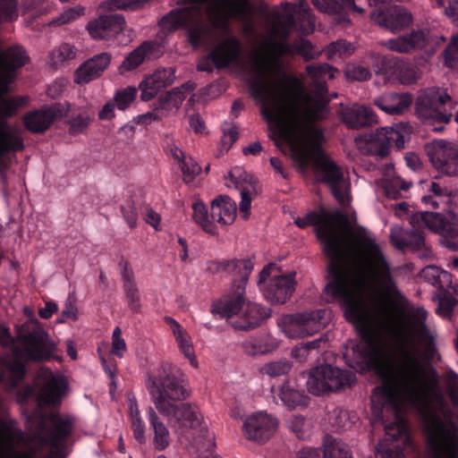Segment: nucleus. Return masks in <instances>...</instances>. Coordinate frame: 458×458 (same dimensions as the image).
Listing matches in <instances>:
<instances>
[{
	"label": "nucleus",
	"mask_w": 458,
	"mask_h": 458,
	"mask_svg": "<svg viewBox=\"0 0 458 458\" xmlns=\"http://www.w3.org/2000/svg\"><path fill=\"white\" fill-rule=\"evenodd\" d=\"M300 228L319 225L317 235L329 257L330 282L323 296L338 301L360 335L395 321L390 301L399 297L389 262L373 233L340 211L311 212L295 219Z\"/></svg>",
	"instance_id": "obj_1"
},
{
	"label": "nucleus",
	"mask_w": 458,
	"mask_h": 458,
	"mask_svg": "<svg viewBox=\"0 0 458 458\" xmlns=\"http://www.w3.org/2000/svg\"><path fill=\"white\" fill-rule=\"evenodd\" d=\"M308 76L316 87L310 93L296 77L283 74L279 80L251 82V95L260 104L270 138L284 151L287 148L295 165L302 171L311 164L317 176L330 188L343 206L350 202V182L344 172L321 148L323 134L314 124L327 115L324 94L327 79L336 70L327 64H310Z\"/></svg>",
	"instance_id": "obj_2"
},
{
	"label": "nucleus",
	"mask_w": 458,
	"mask_h": 458,
	"mask_svg": "<svg viewBox=\"0 0 458 458\" xmlns=\"http://www.w3.org/2000/svg\"><path fill=\"white\" fill-rule=\"evenodd\" d=\"M184 6L171 11L160 21L166 30L179 29L187 31L190 43L201 46L212 37V32L204 23L207 14L213 29L226 34L213 51L201 59L198 69L211 72L214 67L223 68L236 64L241 54V44L237 38L228 34L227 22L230 18H245L250 9L248 0H183Z\"/></svg>",
	"instance_id": "obj_3"
},
{
	"label": "nucleus",
	"mask_w": 458,
	"mask_h": 458,
	"mask_svg": "<svg viewBox=\"0 0 458 458\" xmlns=\"http://www.w3.org/2000/svg\"><path fill=\"white\" fill-rule=\"evenodd\" d=\"M74 427L72 416H35L24 437L14 420L0 417V458H64Z\"/></svg>",
	"instance_id": "obj_4"
},
{
	"label": "nucleus",
	"mask_w": 458,
	"mask_h": 458,
	"mask_svg": "<svg viewBox=\"0 0 458 458\" xmlns=\"http://www.w3.org/2000/svg\"><path fill=\"white\" fill-rule=\"evenodd\" d=\"M297 17L300 29L304 33H310L315 29V20L309 6L300 3L298 5L286 4L282 9L276 12V21L273 25L270 38L254 52L250 58V80L251 82L259 81L279 80L284 73L282 69L284 63L282 55H293L298 53L305 60L315 57L316 52L309 40L301 39L296 46H290L285 43L284 38L290 32L294 23V17Z\"/></svg>",
	"instance_id": "obj_5"
},
{
	"label": "nucleus",
	"mask_w": 458,
	"mask_h": 458,
	"mask_svg": "<svg viewBox=\"0 0 458 458\" xmlns=\"http://www.w3.org/2000/svg\"><path fill=\"white\" fill-rule=\"evenodd\" d=\"M18 15L16 0H0V23L13 21ZM28 60L26 51L18 46L10 47L4 53L0 51V181L4 184L12 174L10 165L16 161L15 153L24 148L20 128L7 123L4 118L13 115L27 101L23 97L6 98L4 94L10 89L15 70L23 66Z\"/></svg>",
	"instance_id": "obj_6"
},
{
	"label": "nucleus",
	"mask_w": 458,
	"mask_h": 458,
	"mask_svg": "<svg viewBox=\"0 0 458 458\" xmlns=\"http://www.w3.org/2000/svg\"><path fill=\"white\" fill-rule=\"evenodd\" d=\"M428 191L431 195L422 197L425 204L438 208L441 204L447 206L445 215L439 212H417L411 216L413 230L408 239V247L419 249L424 245V235L420 231L428 228L440 236V243L453 250H458V194L431 182Z\"/></svg>",
	"instance_id": "obj_7"
},
{
	"label": "nucleus",
	"mask_w": 458,
	"mask_h": 458,
	"mask_svg": "<svg viewBox=\"0 0 458 458\" xmlns=\"http://www.w3.org/2000/svg\"><path fill=\"white\" fill-rule=\"evenodd\" d=\"M223 270L234 276L228 293L212 306V312L225 318L236 329H251L267 317V311L258 304L247 302L245 286L253 269L250 260H231L221 264Z\"/></svg>",
	"instance_id": "obj_8"
},
{
	"label": "nucleus",
	"mask_w": 458,
	"mask_h": 458,
	"mask_svg": "<svg viewBox=\"0 0 458 458\" xmlns=\"http://www.w3.org/2000/svg\"><path fill=\"white\" fill-rule=\"evenodd\" d=\"M67 380L59 372H52L49 369H41L33 386H27L17 394L20 403L29 398H35L39 404L56 405L65 394Z\"/></svg>",
	"instance_id": "obj_9"
},
{
	"label": "nucleus",
	"mask_w": 458,
	"mask_h": 458,
	"mask_svg": "<svg viewBox=\"0 0 458 458\" xmlns=\"http://www.w3.org/2000/svg\"><path fill=\"white\" fill-rule=\"evenodd\" d=\"M294 273L284 274L275 264L266 266L259 274L258 285L271 303H284L295 289Z\"/></svg>",
	"instance_id": "obj_10"
},
{
	"label": "nucleus",
	"mask_w": 458,
	"mask_h": 458,
	"mask_svg": "<svg viewBox=\"0 0 458 458\" xmlns=\"http://www.w3.org/2000/svg\"><path fill=\"white\" fill-rule=\"evenodd\" d=\"M448 102H451V98L445 90L428 89L417 99L416 113L424 123L432 126L433 131H441L444 126L437 123L446 124L451 120V114L442 110Z\"/></svg>",
	"instance_id": "obj_11"
},
{
	"label": "nucleus",
	"mask_w": 458,
	"mask_h": 458,
	"mask_svg": "<svg viewBox=\"0 0 458 458\" xmlns=\"http://www.w3.org/2000/svg\"><path fill=\"white\" fill-rule=\"evenodd\" d=\"M353 380L354 376L349 371L331 365H321L310 371L307 388L314 395H323L351 386Z\"/></svg>",
	"instance_id": "obj_12"
},
{
	"label": "nucleus",
	"mask_w": 458,
	"mask_h": 458,
	"mask_svg": "<svg viewBox=\"0 0 458 458\" xmlns=\"http://www.w3.org/2000/svg\"><path fill=\"white\" fill-rule=\"evenodd\" d=\"M326 310H317L283 317L278 325L288 338H303L320 331L326 325Z\"/></svg>",
	"instance_id": "obj_13"
},
{
	"label": "nucleus",
	"mask_w": 458,
	"mask_h": 458,
	"mask_svg": "<svg viewBox=\"0 0 458 458\" xmlns=\"http://www.w3.org/2000/svg\"><path fill=\"white\" fill-rule=\"evenodd\" d=\"M411 132L410 126L404 123H397L391 127H382L376 131L363 136L369 147V151H375L380 156H385L392 143L397 148H403Z\"/></svg>",
	"instance_id": "obj_14"
},
{
	"label": "nucleus",
	"mask_w": 458,
	"mask_h": 458,
	"mask_svg": "<svg viewBox=\"0 0 458 458\" xmlns=\"http://www.w3.org/2000/svg\"><path fill=\"white\" fill-rule=\"evenodd\" d=\"M278 424V420L273 415L257 411L244 419L242 432L247 439L262 444L276 433Z\"/></svg>",
	"instance_id": "obj_15"
},
{
	"label": "nucleus",
	"mask_w": 458,
	"mask_h": 458,
	"mask_svg": "<svg viewBox=\"0 0 458 458\" xmlns=\"http://www.w3.org/2000/svg\"><path fill=\"white\" fill-rule=\"evenodd\" d=\"M225 184L240 191V214L244 219L249 218L252 197L258 194L255 179L240 168H234L225 176Z\"/></svg>",
	"instance_id": "obj_16"
},
{
	"label": "nucleus",
	"mask_w": 458,
	"mask_h": 458,
	"mask_svg": "<svg viewBox=\"0 0 458 458\" xmlns=\"http://www.w3.org/2000/svg\"><path fill=\"white\" fill-rule=\"evenodd\" d=\"M434 166L446 174L458 173V145L443 140H435L428 151Z\"/></svg>",
	"instance_id": "obj_17"
},
{
	"label": "nucleus",
	"mask_w": 458,
	"mask_h": 458,
	"mask_svg": "<svg viewBox=\"0 0 458 458\" xmlns=\"http://www.w3.org/2000/svg\"><path fill=\"white\" fill-rule=\"evenodd\" d=\"M66 104H55L41 109L28 113L23 117L25 127L32 132H43L57 119L66 115L69 112Z\"/></svg>",
	"instance_id": "obj_18"
},
{
	"label": "nucleus",
	"mask_w": 458,
	"mask_h": 458,
	"mask_svg": "<svg viewBox=\"0 0 458 458\" xmlns=\"http://www.w3.org/2000/svg\"><path fill=\"white\" fill-rule=\"evenodd\" d=\"M371 19L394 33L406 29L412 22L411 14L402 6L377 8L371 13Z\"/></svg>",
	"instance_id": "obj_19"
},
{
	"label": "nucleus",
	"mask_w": 458,
	"mask_h": 458,
	"mask_svg": "<svg viewBox=\"0 0 458 458\" xmlns=\"http://www.w3.org/2000/svg\"><path fill=\"white\" fill-rule=\"evenodd\" d=\"M86 29L96 40H107L127 30L124 19L116 14L100 16L89 21Z\"/></svg>",
	"instance_id": "obj_20"
},
{
	"label": "nucleus",
	"mask_w": 458,
	"mask_h": 458,
	"mask_svg": "<svg viewBox=\"0 0 458 458\" xmlns=\"http://www.w3.org/2000/svg\"><path fill=\"white\" fill-rule=\"evenodd\" d=\"M174 78V70L172 67L157 69L152 74L146 76L139 85L141 99L143 101L152 99L159 90L172 84Z\"/></svg>",
	"instance_id": "obj_21"
},
{
	"label": "nucleus",
	"mask_w": 458,
	"mask_h": 458,
	"mask_svg": "<svg viewBox=\"0 0 458 458\" xmlns=\"http://www.w3.org/2000/svg\"><path fill=\"white\" fill-rule=\"evenodd\" d=\"M166 320L179 353L188 360L191 367L198 369L199 361L191 334L174 318H169Z\"/></svg>",
	"instance_id": "obj_22"
},
{
	"label": "nucleus",
	"mask_w": 458,
	"mask_h": 458,
	"mask_svg": "<svg viewBox=\"0 0 458 458\" xmlns=\"http://www.w3.org/2000/svg\"><path fill=\"white\" fill-rule=\"evenodd\" d=\"M378 108L388 114H402L412 103V97L408 93H387L374 100Z\"/></svg>",
	"instance_id": "obj_23"
},
{
	"label": "nucleus",
	"mask_w": 458,
	"mask_h": 458,
	"mask_svg": "<svg viewBox=\"0 0 458 458\" xmlns=\"http://www.w3.org/2000/svg\"><path fill=\"white\" fill-rule=\"evenodd\" d=\"M237 213L236 203L227 196H218L211 202V217L222 225H231Z\"/></svg>",
	"instance_id": "obj_24"
},
{
	"label": "nucleus",
	"mask_w": 458,
	"mask_h": 458,
	"mask_svg": "<svg viewBox=\"0 0 458 458\" xmlns=\"http://www.w3.org/2000/svg\"><path fill=\"white\" fill-rule=\"evenodd\" d=\"M403 37L405 38L407 54L421 50L428 46H430L431 50H434V47L431 46L432 44L438 47L445 41V37H434L428 30H412L410 34L403 35Z\"/></svg>",
	"instance_id": "obj_25"
},
{
	"label": "nucleus",
	"mask_w": 458,
	"mask_h": 458,
	"mask_svg": "<svg viewBox=\"0 0 458 458\" xmlns=\"http://www.w3.org/2000/svg\"><path fill=\"white\" fill-rule=\"evenodd\" d=\"M193 89L194 84L191 82H187L180 87L174 88L159 99L157 110L163 112L165 115L175 112Z\"/></svg>",
	"instance_id": "obj_26"
},
{
	"label": "nucleus",
	"mask_w": 458,
	"mask_h": 458,
	"mask_svg": "<svg viewBox=\"0 0 458 458\" xmlns=\"http://www.w3.org/2000/svg\"><path fill=\"white\" fill-rule=\"evenodd\" d=\"M343 121L348 127L359 129L377 123V118L369 107L353 105L344 113Z\"/></svg>",
	"instance_id": "obj_27"
},
{
	"label": "nucleus",
	"mask_w": 458,
	"mask_h": 458,
	"mask_svg": "<svg viewBox=\"0 0 458 458\" xmlns=\"http://www.w3.org/2000/svg\"><path fill=\"white\" fill-rule=\"evenodd\" d=\"M411 183L407 182L395 174L392 164L386 165L384 168V177L381 180V186L384 189L387 198L397 199L402 197V191L409 189Z\"/></svg>",
	"instance_id": "obj_28"
},
{
	"label": "nucleus",
	"mask_w": 458,
	"mask_h": 458,
	"mask_svg": "<svg viewBox=\"0 0 458 458\" xmlns=\"http://www.w3.org/2000/svg\"><path fill=\"white\" fill-rule=\"evenodd\" d=\"M277 396L289 409H297L308 405V397L298 390L293 383L285 381L278 390Z\"/></svg>",
	"instance_id": "obj_29"
},
{
	"label": "nucleus",
	"mask_w": 458,
	"mask_h": 458,
	"mask_svg": "<svg viewBox=\"0 0 458 458\" xmlns=\"http://www.w3.org/2000/svg\"><path fill=\"white\" fill-rule=\"evenodd\" d=\"M420 277L438 291L453 288L451 275L437 266H427L420 271Z\"/></svg>",
	"instance_id": "obj_30"
},
{
	"label": "nucleus",
	"mask_w": 458,
	"mask_h": 458,
	"mask_svg": "<svg viewBox=\"0 0 458 458\" xmlns=\"http://www.w3.org/2000/svg\"><path fill=\"white\" fill-rule=\"evenodd\" d=\"M122 276L123 280L124 294L128 306L132 311L138 312L140 309V293L134 282L133 272L131 268L128 267L127 263H124Z\"/></svg>",
	"instance_id": "obj_31"
},
{
	"label": "nucleus",
	"mask_w": 458,
	"mask_h": 458,
	"mask_svg": "<svg viewBox=\"0 0 458 458\" xmlns=\"http://www.w3.org/2000/svg\"><path fill=\"white\" fill-rule=\"evenodd\" d=\"M417 80L416 72L406 65L403 59H396L394 67L387 75V81L393 84H411Z\"/></svg>",
	"instance_id": "obj_32"
},
{
	"label": "nucleus",
	"mask_w": 458,
	"mask_h": 458,
	"mask_svg": "<svg viewBox=\"0 0 458 458\" xmlns=\"http://www.w3.org/2000/svg\"><path fill=\"white\" fill-rule=\"evenodd\" d=\"M323 454V458H352L347 445L332 436L324 438Z\"/></svg>",
	"instance_id": "obj_33"
},
{
	"label": "nucleus",
	"mask_w": 458,
	"mask_h": 458,
	"mask_svg": "<svg viewBox=\"0 0 458 458\" xmlns=\"http://www.w3.org/2000/svg\"><path fill=\"white\" fill-rule=\"evenodd\" d=\"M314 4L324 13H337L343 9H347L353 13L362 14L364 9L359 7L354 0H314Z\"/></svg>",
	"instance_id": "obj_34"
},
{
	"label": "nucleus",
	"mask_w": 458,
	"mask_h": 458,
	"mask_svg": "<svg viewBox=\"0 0 458 458\" xmlns=\"http://www.w3.org/2000/svg\"><path fill=\"white\" fill-rule=\"evenodd\" d=\"M153 45L149 42L141 44L139 47L129 54L120 66L121 72L131 71L137 68L147 58L149 57Z\"/></svg>",
	"instance_id": "obj_35"
},
{
	"label": "nucleus",
	"mask_w": 458,
	"mask_h": 458,
	"mask_svg": "<svg viewBox=\"0 0 458 458\" xmlns=\"http://www.w3.org/2000/svg\"><path fill=\"white\" fill-rule=\"evenodd\" d=\"M129 416L135 439L140 444L145 443L146 426L142 418L140 417L138 404L133 399L129 400Z\"/></svg>",
	"instance_id": "obj_36"
},
{
	"label": "nucleus",
	"mask_w": 458,
	"mask_h": 458,
	"mask_svg": "<svg viewBox=\"0 0 458 458\" xmlns=\"http://www.w3.org/2000/svg\"><path fill=\"white\" fill-rule=\"evenodd\" d=\"M276 344L266 335L251 337L242 343V348L248 355L263 354L272 351Z\"/></svg>",
	"instance_id": "obj_37"
},
{
	"label": "nucleus",
	"mask_w": 458,
	"mask_h": 458,
	"mask_svg": "<svg viewBox=\"0 0 458 458\" xmlns=\"http://www.w3.org/2000/svg\"><path fill=\"white\" fill-rule=\"evenodd\" d=\"M194 221L207 233L215 234L216 228L215 220L211 214L208 215V209L202 202H195L192 206Z\"/></svg>",
	"instance_id": "obj_38"
},
{
	"label": "nucleus",
	"mask_w": 458,
	"mask_h": 458,
	"mask_svg": "<svg viewBox=\"0 0 458 458\" xmlns=\"http://www.w3.org/2000/svg\"><path fill=\"white\" fill-rule=\"evenodd\" d=\"M76 55L77 50L72 45L63 43L52 50L48 63L52 66H58L75 58Z\"/></svg>",
	"instance_id": "obj_39"
},
{
	"label": "nucleus",
	"mask_w": 458,
	"mask_h": 458,
	"mask_svg": "<svg viewBox=\"0 0 458 458\" xmlns=\"http://www.w3.org/2000/svg\"><path fill=\"white\" fill-rule=\"evenodd\" d=\"M452 291H454V286L445 291H438L435 296L438 301L437 313L443 318H449L456 304V301L452 296Z\"/></svg>",
	"instance_id": "obj_40"
},
{
	"label": "nucleus",
	"mask_w": 458,
	"mask_h": 458,
	"mask_svg": "<svg viewBox=\"0 0 458 458\" xmlns=\"http://www.w3.org/2000/svg\"><path fill=\"white\" fill-rule=\"evenodd\" d=\"M137 92L138 90L135 87H126L117 90L112 99L115 103L118 110L124 111L134 101Z\"/></svg>",
	"instance_id": "obj_41"
},
{
	"label": "nucleus",
	"mask_w": 458,
	"mask_h": 458,
	"mask_svg": "<svg viewBox=\"0 0 458 458\" xmlns=\"http://www.w3.org/2000/svg\"><path fill=\"white\" fill-rule=\"evenodd\" d=\"M84 14V7L77 5L68 8L49 21L52 26H63L75 21Z\"/></svg>",
	"instance_id": "obj_42"
},
{
	"label": "nucleus",
	"mask_w": 458,
	"mask_h": 458,
	"mask_svg": "<svg viewBox=\"0 0 458 458\" xmlns=\"http://www.w3.org/2000/svg\"><path fill=\"white\" fill-rule=\"evenodd\" d=\"M84 63L99 78L109 66L111 63V55L106 52L100 53L88 59Z\"/></svg>",
	"instance_id": "obj_43"
},
{
	"label": "nucleus",
	"mask_w": 458,
	"mask_h": 458,
	"mask_svg": "<svg viewBox=\"0 0 458 458\" xmlns=\"http://www.w3.org/2000/svg\"><path fill=\"white\" fill-rule=\"evenodd\" d=\"M354 46L345 40H339L331 43L327 48L328 58L346 57L354 52Z\"/></svg>",
	"instance_id": "obj_44"
},
{
	"label": "nucleus",
	"mask_w": 458,
	"mask_h": 458,
	"mask_svg": "<svg viewBox=\"0 0 458 458\" xmlns=\"http://www.w3.org/2000/svg\"><path fill=\"white\" fill-rule=\"evenodd\" d=\"M180 168L182 174V180L188 184L193 182L201 171L200 166L191 157L182 160L180 164Z\"/></svg>",
	"instance_id": "obj_45"
},
{
	"label": "nucleus",
	"mask_w": 458,
	"mask_h": 458,
	"mask_svg": "<svg viewBox=\"0 0 458 458\" xmlns=\"http://www.w3.org/2000/svg\"><path fill=\"white\" fill-rule=\"evenodd\" d=\"M286 424L288 428L299 438H304L308 436L310 423L303 417L293 415L287 420Z\"/></svg>",
	"instance_id": "obj_46"
},
{
	"label": "nucleus",
	"mask_w": 458,
	"mask_h": 458,
	"mask_svg": "<svg viewBox=\"0 0 458 458\" xmlns=\"http://www.w3.org/2000/svg\"><path fill=\"white\" fill-rule=\"evenodd\" d=\"M292 369V364L286 360H280L266 363L262 367L263 373L271 377H279L288 373Z\"/></svg>",
	"instance_id": "obj_47"
},
{
	"label": "nucleus",
	"mask_w": 458,
	"mask_h": 458,
	"mask_svg": "<svg viewBox=\"0 0 458 458\" xmlns=\"http://www.w3.org/2000/svg\"><path fill=\"white\" fill-rule=\"evenodd\" d=\"M237 139L238 131L235 126L229 124L224 126L223 136L221 138L218 148L219 154L223 155L224 153L227 152L233 144L237 140Z\"/></svg>",
	"instance_id": "obj_48"
},
{
	"label": "nucleus",
	"mask_w": 458,
	"mask_h": 458,
	"mask_svg": "<svg viewBox=\"0 0 458 458\" xmlns=\"http://www.w3.org/2000/svg\"><path fill=\"white\" fill-rule=\"evenodd\" d=\"M411 235V231H405L402 226L397 225H393L391 228V242L397 249H404L408 247V239Z\"/></svg>",
	"instance_id": "obj_49"
},
{
	"label": "nucleus",
	"mask_w": 458,
	"mask_h": 458,
	"mask_svg": "<svg viewBox=\"0 0 458 458\" xmlns=\"http://www.w3.org/2000/svg\"><path fill=\"white\" fill-rule=\"evenodd\" d=\"M345 75L348 80L352 81H366L370 78V71L360 64H349L345 70Z\"/></svg>",
	"instance_id": "obj_50"
},
{
	"label": "nucleus",
	"mask_w": 458,
	"mask_h": 458,
	"mask_svg": "<svg viewBox=\"0 0 458 458\" xmlns=\"http://www.w3.org/2000/svg\"><path fill=\"white\" fill-rule=\"evenodd\" d=\"M127 351L124 339L122 337V331L119 327L114 329L112 335L111 353L118 358H123Z\"/></svg>",
	"instance_id": "obj_51"
},
{
	"label": "nucleus",
	"mask_w": 458,
	"mask_h": 458,
	"mask_svg": "<svg viewBox=\"0 0 458 458\" xmlns=\"http://www.w3.org/2000/svg\"><path fill=\"white\" fill-rule=\"evenodd\" d=\"M444 56L446 66L454 68L458 64V34L452 38V41L446 47Z\"/></svg>",
	"instance_id": "obj_52"
},
{
	"label": "nucleus",
	"mask_w": 458,
	"mask_h": 458,
	"mask_svg": "<svg viewBox=\"0 0 458 458\" xmlns=\"http://www.w3.org/2000/svg\"><path fill=\"white\" fill-rule=\"evenodd\" d=\"M98 76L89 68L85 63L81 64L74 73V82L80 85L87 84L96 79Z\"/></svg>",
	"instance_id": "obj_53"
},
{
	"label": "nucleus",
	"mask_w": 458,
	"mask_h": 458,
	"mask_svg": "<svg viewBox=\"0 0 458 458\" xmlns=\"http://www.w3.org/2000/svg\"><path fill=\"white\" fill-rule=\"evenodd\" d=\"M381 45L387 48L388 50L394 51L400 54H407V49L405 47V38L403 35L383 41L381 42Z\"/></svg>",
	"instance_id": "obj_54"
},
{
	"label": "nucleus",
	"mask_w": 458,
	"mask_h": 458,
	"mask_svg": "<svg viewBox=\"0 0 458 458\" xmlns=\"http://www.w3.org/2000/svg\"><path fill=\"white\" fill-rule=\"evenodd\" d=\"M90 123V118L88 115H79L72 119L70 125V131L72 134L83 132Z\"/></svg>",
	"instance_id": "obj_55"
},
{
	"label": "nucleus",
	"mask_w": 458,
	"mask_h": 458,
	"mask_svg": "<svg viewBox=\"0 0 458 458\" xmlns=\"http://www.w3.org/2000/svg\"><path fill=\"white\" fill-rule=\"evenodd\" d=\"M116 105L111 98L108 100L98 112V118L102 121H111L115 117Z\"/></svg>",
	"instance_id": "obj_56"
},
{
	"label": "nucleus",
	"mask_w": 458,
	"mask_h": 458,
	"mask_svg": "<svg viewBox=\"0 0 458 458\" xmlns=\"http://www.w3.org/2000/svg\"><path fill=\"white\" fill-rule=\"evenodd\" d=\"M140 0H108L107 7L111 10L132 9L138 5Z\"/></svg>",
	"instance_id": "obj_57"
},
{
	"label": "nucleus",
	"mask_w": 458,
	"mask_h": 458,
	"mask_svg": "<svg viewBox=\"0 0 458 458\" xmlns=\"http://www.w3.org/2000/svg\"><path fill=\"white\" fill-rule=\"evenodd\" d=\"M444 14L458 25V0H448Z\"/></svg>",
	"instance_id": "obj_58"
},
{
	"label": "nucleus",
	"mask_w": 458,
	"mask_h": 458,
	"mask_svg": "<svg viewBox=\"0 0 458 458\" xmlns=\"http://www.w3.org/2000/svg\"><path fill=\"white\" fill-rule=\"evenodd\" d=\"M67 81L64 79H60L53 82L47 88V95L53 98L58 97L66 87Z\"/></svg>",
	"instance_id": "obj_59"
},
{
	"label": "nucleus",
	"mask_w": 458,
	"mask_h": 458,
	"mask_svg": "<svg viewBox=\"0 0 458 458\" xmlns=\"http://www.w3.org/2000/svg\"><path fill=\"white\" fill-rule=\"evenodd\" d=\"M156 111L157 112H148L147 114L138 116V122L148 124L150 123L152 121L160 120L162 119L163 116H165L163 112L157 110V107L156 108Z\"/></svg>",
	"instance_id": "obj_60"
},
{
	"label": "nucleus",
	"mask_w": 458,
	"mask_h": 458,
	"mask_svg": "<svg viewBox=\"0 0 458 458\" xmlns=\"http://www.w3.org/2000/svg\"><path fill=\"white\" fill-rule=\"evenodd\" d=\"M458 377L456 374L450 376L449 392L452 401L455 406H458Z\"/></svg>",
	"instance_id": "obj_61"
},
{
	"label": "nucleus",
	"mask_w": 458,
	"mask_h": 458,
	"mask_svg": "<svg viewBox=\"0 0 458 458\" xmlns=\"http://www.w3.org/2000/svg\"><path fill=\"white\" fill-rule=\"evenodd\" d=\"M77 319V310L72 307L69 306L66 307L65 310H63L61 317L57 318V323H64L68 320H76Z\"/></svg>",
	"instance_id": "obj_62"
},
{
	"label": "nucleus",
	"mask_w": 458,
	"mask_h": 458,
	"mask_svg": "<svg viewBox=\"0 0 458 458\" xmlns=\"http://www.w3.org/2000/svg\"><path fill=\"white\" fill-rule=\"evenodd\" d=\"M189 123L191 128L197 133L203 132L205 125L203 120L199 114H192L189 118Z\"/></svg>",
	"instance_id": "obj_63"
},
{
	"label": "nucleus",
	"mask_w": 458,
	"mask_h": 458,
	"mask_svg": "<svg viewBox=\"0 0 458 458\" xmlns=\"http://www.w3.org/2000/svg\"><path fill=\"white\" fill-rule=\"evenodd\" d=\"M309 352L307 346L301 344L292 350V356L300 361H303L308 358Z\"/></svg>",
	"instance_id": "obj_64"
}]
</instances>
